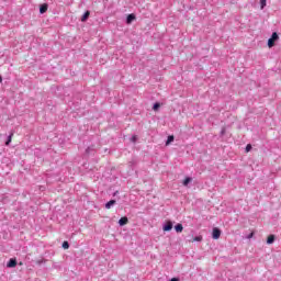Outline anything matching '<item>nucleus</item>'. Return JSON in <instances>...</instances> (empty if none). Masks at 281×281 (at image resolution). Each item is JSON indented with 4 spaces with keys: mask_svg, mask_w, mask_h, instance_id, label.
Returning a JSON list of instances; mask_svg holds the SVG:
<instances>
[{
    "mask_svg": "<svg viewBox=\"0 0 281 281\" xmlns=\"http://www.w3.org/2000/svg\"><path fill=\"white\" fill-rule=\"evenodd\" d=\"M280 36L278 33L273 32L271 37L268 40V47H274L276 46V41H279Z\"/></svg>",
    "mask_w": 281,
    "mask_h": 281,
    "instance_id": "1",
    "label": "nucleus"
},
{
    "mask_svg": "<svg viewBox=\"0 0 281 281\" xmlns=\"http://www.w3.org/2000/svg\"><path fill=\"white\" fill-rule=\"evenodd\" d=\"M212 238L214 240H218V238H221V231L217 227L213 228Z\"/></svg>",
    "mask_w": 281,
    "mask_h": 281,
    "instance_id": "2",
    "label": "nucleus"
},
{
    "mask_svg": "<svg viewBox=\"0 0 281 281\" xmlns=\"http://www.w3.org/2000/svg\"><path fill=\"white\" fill-rule=\"evenodd\" d=\"M162 229L165 232H170L172 229V222L171 221H167L162 227Z\"/></svg>",
    "mask_w": 281,
    "mask_h": 281,
    "instance_id": "3",
    "label": "nucleus"
},
{
    "mask_svg": "<svg viewBox=\"0 0 281 281\" xmlns=\"http://www.w3.org/2000/svg\"><path fill=\"white\" fill-rule=\"evenodd\" d=\"M119 225H121V227H124V225H128V217H126V216L121 217L119 220Z\"/></svg>",
    "mask_w": 281,
    "mask_h": 281,
    "instance_id": "4",
    "label": "nucleus"
},
{
    "mask_svg": "<svg viewBox=\"0 0 281 281\" xmlns=\"http://www.w3.org/2000/svg\"><path fill=\"white\" fill-rule=\"evenodd\" d=\"M7 267L9 269H13L14 267H16V259H10L9 262L7 263Z\"/></svg>",
    "mask_w": 281,
    "mask_h": 281,
    "instance_id": "5",
    "label": "nucleus"
},
{
    "mask_svg": "<svg viewBox=\"0 0 281 281\" xmlns=\"http://www.w3.org/2000/svg\"><path fill=\"white\" fill-rule=\"evenodd\" d=\"M273 243H276V235H269L267 238V244L273 245Z\"/></svg>",
    "mask_w": 281,
    "mask_h": 281,
    "instance_id": "6",
    "label": "nucleus"
},
{
    "mask_svg": "<svg viewBox=\"0 0 281 281\" xmlns=\"http://www.w3.org/2000/svg\"><path fill=\"white\" fill-rule=\"evenodd\" d=\"M133 21H135V14H128L127 19H126V24L131 25V23H133Z\"/></svg>",
    "mask_w": 281,
    "mask_h": 281,
    "instance_id": "7",
    "label": "nucleus"
},
{
    "mask_svg": "<svg viewBox=\"0 0 281 281\" xmlns=\"http://www.w3.org/2000/svg\"><path fill=\"white\" fill-rule=\"evenodd\" d=\"M47 3H44L40 7V13L41 14H45V12H47Z\"/></svg>",
    "mask_w": 281,
    "mask_h": 281,
    "instance_id": "8",
    "label": "nucleus"
},
{
    "mask_svg": "<svg viewBox=\"0 0 281 281\" xmlns=\"http://www.w3.org/2000/svg\"><path fill=\"white\" fill-rule=\"evenodd\" d=\"M90 15H91V12L86 11L85 14L81 16V22L85 23V21H87V19H89Z\"/></svg>",
    "mask_w": 281,
    "mask_h": 281,
    "instance_id": "9",
    "label": "nucleus"
},
{
    "mask_svg": "<svg viewBox=\"0 0 281 281\" xmlns=\"http://www.w3.org/2000/svg\"><path fill=\"white\" fill-rule=\"evenodd\" d=\"M175 229L178 234H181V232H183V224H177L175 226Z\"/></svg>",
    "mask_w": 281,
    "mask_h": 281,
    "instance_id": "10",
    "label": "nucleus"
},
{
    "mask_svg": "<svg viewBox=\"0 0 281 281\" xmlns=\"http://www.w3.org/2000/svg\"><path fill=\"white\" fill-rule=\"evenodd\" d=\"M116 201L115 200H110L106 204H105V209L106 210H111L112 205H115Z\"/></svg>",
    "mask_w": 281,
    "mask_h": 281,
    "instance_id": "11",
    "label": "nucleus"
},
{
    "mask_svg": "<svg viewBox=\"0 0 281 281\" xmlns=\"http://www.w3.org/2000/svg\"><path fill=\"white\" fill-rule=\"evenodd\" d=\"M12 137H14V133H11L8 137V140L5 142V146H10V144L12 143Z\"/></svg>",
    "mask_w": 281,
    "mask_h": 281,
    "instance_id": "12",
    "label": "nucleus"
},
{
    "mask_svg": "<svg viewBox=\"0 0 281 281\" xmlns=\"http://www.w3.org/2000/svg\"><path fill=\"white\" fill-rule=\"evenodd\" d=\"M203 240V236H196L193 238L192 243H201Z\"/></svg>",
    "mask_w": 281,
    "mask_h": 281,
    "instance_id": "13",
    "label": "nucleus"
},
{
    "mask_svg": "<svg viewBox=\"0 0 281 281\" xmlns=\"http://www.w3.org/2000/svg\"><path fill=\"white\" fill-rule=\"evenodd\" d=\"M171 142H175V136H168V139L166 142V145L168 146V144H171Z\"/></svg>",
    "mask_w": 281,
    "mask_h": 281,
    "instance_id": "14",
    "label": "nucleus"
},
{
    "mask_svg": "<svg viewBox=\"0 0 281 281\" xmlns=\"http://www.w3.org/2000/svg\"><path fill=\"white\" fill-rule=\"evenodd\" d=\"M161 106L160 103H155L153 106V111H159V108Z\"/></svg>",
    "mask_w": 281,
    "mask_h": 281,
    "instance_id": "15",
    "label": "nucleus"
},
{
    "mask_svg": "<svg viewBox=\"0 0 281 281\" xmlns=\"http://www.w3.org/2000/svg\"><path fill=\"white\" fill-rule=\"evenodd\" d=\"M261 10H265V7L267 5V0H260Z\"/></svg>",
    "mask_w": 281,
    "mask_h": 281,
    "instance_id": "16",
    "label": "nucleus"
},
{
    "mask_svg": "<svg viewBox=\"0 0 281 281\" xmlns=\"http://www.w3.org/2000/svg\"><path fill=\"white\" fill-rule=\"evenodd\" d=\"M190 181H192V178H186L183 180V186H188V183H190Z\"/></svg>",
    "mask_w": 281,
    "mask_h": 281,
    "instance_id": "17",
    "label": "nucleus"
},
{
    "mask_svg": "<svg viewBox=\"0 0 281 281\" xmlns=\"http://www.w3.org/2000/svg\"><path fill=\"white\" fill-rule=\"evenodd\" d=\"M63 249H69V241L63 243Z\"/></svg>",
    "mask_w": 281,
    "mask_h": 281,
    "instance_id": "18",
    "label": "nucleus"
},
{
    "mask_svg": "<svg viewBox=\"0 0 281 281\" xmlns=\"http://www.w3.org/2000/svg\"><path fill=\"white\" fill-rule=\"evenodd\" d=\"M131 142H133V144H135V142H137V136L136 135L132 136Z\"/></svg>",
    "mask_w": 281,
    "mask_h": 281,
    "instance_id": "19",
    "label": "nucleus"
},
{
    "mask_svg": "<svg viewBox=\"0 0 281 281\" xmlns=\"http://www.w3.org/2000/svg\"><path fill=\"white\" fill-rule=\"evenodd\" d=\"M251 150V144H248L247 146H246V153H249Z\"/></svg>",
    "mask_w": 281,
    "mask_h": 281,
    "instance_id": "20",
    "label": "nucleus"
},
{
    "mask_svg": "<svg viewBox=\"0 0 281 281\" xmlns=\"http://www.w3.org/2000/svg\"><path fill=\"white\" fill-rule=\"evenodd\" d=\"M248 238H254V233H250V234L248 235Z\"/></svg>",
    "mask_w": 281,
    "mask_h": 281,
    "instance_id": "21",
    "label": "nucleus"
},
{
    "mask_svg": "<svg viewBox=\"0 0 281 281\" xmlns=\"http://www.w3.org/2000/svg\"><path fill=\"white\" fill-rule=\"evenodd\" d=\"M170 281H179V279H177V278H172Z\"/></svg>",
    "mask_w": 281,
    "mask_h": 281,
    "instance_id": "22",
    "label": "nucleus"
},
{
    "mask_svg": "<svg viewBox=\"0 0 281 281\" xmlns=\"http://www.w3.org/2000/svg\"><path fill=\"white\" fill-rule=\"evenodd\" d=\"M0 82H3V78L0 76Z\"/></svg>",
    "mask_w": 281,
    "mask_h": 281,
    "instance_id": "23",
    "label": "nucleus"
}]
</instances>
